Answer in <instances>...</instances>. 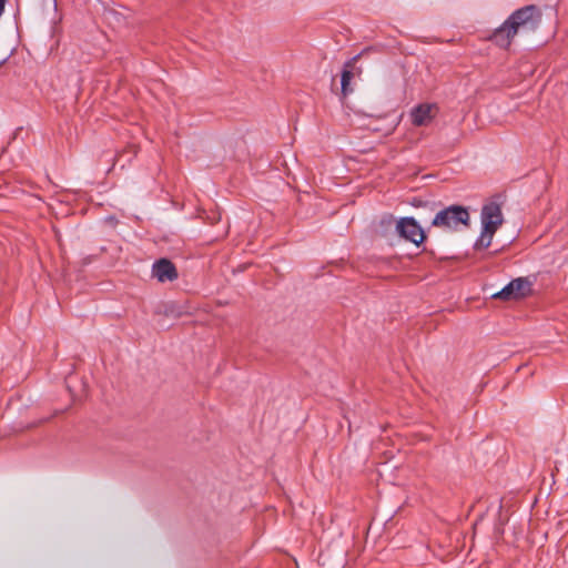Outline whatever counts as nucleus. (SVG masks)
Listing matches in <instances>:
<instances>
[{"mask_svg":"<svg viewBox=\"0 0 568 568\" xmlns=\"http://www.w3.org/2000/svg\"><path fill=\"white\" fill-rule=\"evenodd\" d=\"M481 232L476 241V248H487L493 241V236L504 222L501 207L495 202L483 205L480 212Z\"/></svg>","mask_w":568,"mask_h":568,"instance_id":"2","label":"nucleus"},{"mask_svg":"<svg viewBox=\"0 0 568 568\" xmlns=\"http://www.w3.org/2000/svg\"><path fill=\"white\" fill-rule=\"evenodd\" d=\"M396 233L404 240L420 245L426 236L418 222L412 216L400 217L396 221Z\"/></svg>","mask_w":568,"mask_h":568,"instance_id":"5","label":"nucleus"},{"mask_svg":"<svg viewBox=\"0 0 568 568\" xmlns=\"http://www.w3.org/2000/svg\"><path fill=\"white\" fill-rule=\"evenodd\" d=\"M437 112L435 103H422L412 109L409 116L415 126H425L432 123Z\"/></svg>","mask_w":568,"mask_h":568,"instance_id":"6","label":"nucleus"},{"mask_svg":"<svg viewBox=\"0 0 568 568\" xmlns=\"http://www.w3.org/2000/svg\"><path fill=\"white\" fill-rule=\"evenodd\" d=\"M540 22L536 6H526L514 11L490 36L489 40L501 49H507L520 32L535 30Z\"/></svg>","mask_w":568,"mask_h":568,"instance_id":"1","label":"nucleus"},{"mask_svg":"<svg viewBox=\"0 0 568 568\" xmlns=\"http://www.w3.org/2000/svg\"><path fill=\"white\" fill-rule=\"evenodd\" d=\"M470 215L468 209L462 205H449L438 211L432 225L446 232H456L469 225Z\"/></svg>","mask_w":568,"mask_h":568,"instance_id":"3","label":"nucleus"},{"mask_svg":"<svg viewBox=\"0 0 568 568\" xmlns=\"http://www.w3.org/2000/svg\"><path fill=\"white\" fill-rule=\"evenodd\" d=\"M532 283L527 277H517L510 281L499 292L491 295L493 298L515 301L528 296L531 293Z\"/></svg>","mask_w":568,"mask_h":568,"instance_id":"4","label":"nucleus"},{"mask_svg":"<svg viewBox=\"0 0 568 568\" xmlns=\"http://www.w3.org/2000/svg\"><path fill=\"white\" fill-rule=\"evenodd\" d=\"M359 55L353 57L351 60H348L343 68L342 74H341V85H342V93L344 95H347L352 92V89L349 88L351 80L353 78L352 68L354 65V62L358 59Z\"/></svg>","mask_w":568,"mask_h":568,"instance_id":"8","label":"nucleus"},{"mask_svg":"<svg viewBox=\"0 0 568 568\" xmlns=\"http://www.w3.org/2000/svg\"><path fill=\"white\" fill-rule=\"evenodd\" d=\"M152 275L161 283L172 282L178 278L174 264L166 258H161L153 264Z\"/></svg>","mask_w":568,"mask_h":568,"instance_id":"7","label":"nucleus"}]
</instances>
